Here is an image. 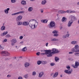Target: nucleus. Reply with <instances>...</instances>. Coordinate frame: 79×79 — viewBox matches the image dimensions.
Returning <instances> with one entry per match:
<instances>
[{"mask_svg": "<svg viewBox=\"0 0 79 79\" xmlns=\"http://www.w3.org/2000/svg\"><path fill=\"white\" fill-rule=\"evenodd\" d=\"M22 24L23 26H28L29 24V26L31 29H35L38 25V22L35 20L31 19L29 22H24Z\"/></svg>", "mask_w": 79, "mask_h": 79, "instance_id": "f257e3e1", "label": "nucleus"}, {"mask_svg": "<svg viewBox=\"0 0 79 79\" xmlns=\"http://www.w3.org/2000/svg\"><path fill=\"white\" fill-rule=\"evenodd\" d=\"M45 53L46 54L48 57H52V54L58 53L59 51L56 48H53L52 50H46Z\"/></svg>", "mask_w": 79, "mask_h": 79, "instance_id": "f03ea898", "label": "nucleus"}, {"mask_svg": "<svg viewBox=\"0 0 79 79\" xmlns=\"http://www.w3.org/2000/svg\"><path fill=\"white\" fill-rule=\"evenodd\" d=\"M23 18V16L22 15H19L16 18V21H17V24L18 26H19L22 24V22L19 21H20Z\"/></svg>", "mask_w": 79, "mask_h": 79, "instance_id": "7ed1b4c3", "label": "nucleus"}, {"mask_svg": "<svg viewBox=\"0 0 79 79\" xmlns=\"http://www.w3.org/2000/svg\"><path fill=\"white\" fill-rule=\"evenodd\" d=\"M50 29H53V28H56V26L55 24V23L54 21H51L49 23L48 25Z\"/></svg>", "mask_w": 79, "mask_h": 79, "instance_id": "20e7f679", "label": "nucleus"}, {"mask_svg": "<svg viewBox=\"0 0 79 79\" xmlns=\"http://www.w3.org/2000/svg\"><path fill=\"white\" fill-rule=\"evenodd\" d=\"M66 68H67V69H68V70H64V73H67L68 74H71V73L73 72V70H72V69H71V70L69 71L70 68V66H67Z\"/></svg>", "mask_w": 79, "mask_h": 79, "instance_id": "39448f33", "label": "nucleus"}, {"mask_svg": "<svg viewBox=\"0 0 79 79\" xmlns=\"http://www.w3.org/2000/svg\"><path fill=\"white\" fill-rule=\"evenodd\" d=\"M1 54H4V56H9L10 55V53L6 51H2L0 53Z\"/></svg>", "mask_w": 79, "mask_h": 79, "instance_id": "423d86ee", "label": "nucleus"}, {"mask_svg": "<svg viewBox=\"0 0 79 79\" xmlns=\"http://www.w3.org/2000/svg\"><path fill=\"white\" fill-rule=\"evenodd\" d=\"M79 66V63L78 62L76 61L75 62V65L74 64H72V66L74 68H77V67Z\"/></svg>", "mask_w": 79, "mask_h": 79, "instance_id": "0eeeda50", "label": "nucleus"}, {"mask_svg": "<svg viewBox=\"0 0 79 79\" xmlns=\"http://www.w3.org/2000/svg\"><path fill=\"white\" fill-rule=\"evenodd\" d=\"M24 13V11H20L19 12H18L12 14H11V15H12V16H14L15 15H18L19 14H21V13Z\"/></svg>", "mask_w": 79, "mask_h": 79, "instance_id": "6e6552de", "label": "nucleus"}, {"mask_svg": "<svg viewBox=\"0 0 79 79\" xmlns=\"http://www.w3.org/2000/svg\"><path fill=\"white\" fill-rule=\"evenodd\" d=\"M72 51L73 52H79V48L77 49L74 48L72 49Z\"/></svg>", "mask_w": 79, "mask_h": 79, "instance_id": "1a4fd4ad", "label": "nucleus"}, {"mask_svg": "<svg viewBox=\"0 0 79 79\" xmlns=\"http://www.w3.org/2000/svg\"><path fill=\"white\" fill-rule=\"evenodd\" d=\"M73 23V21H69L68 24V27H71Z\"/></svg>", "mask_w": 79, "mask_h": 79, "instance_id": "9d476101", "label": "nucleus"}, {"mask_svg": "<svg viewBox=\"0 0 79 79\" xmlns=\"http://www.w3.org/2000/svg\"><path fill=\"white\" fill-rule=\"evenodd\" d=\"M44 72H41L40 73L39 75V77H42L44 76Z\"/></svg>", "mask_w": 79, "mask_h": 79, "instance_id": "9b49d317", "label": "nucleus"}, {"mask_svg": "<svg viewBox=\"0 0 79 79\" xmlns=\"http://www.w3.org/2000/svg\"><path fill=\"white\" fill-rule=\"evenodd\" d=\"M10 10V8H7V9H6L4 10V11L6 15H8V11Z\"/></svg>", "mask_w": 79, "mask_h": 79, "instance_id": "f8f14e48", "label": "nucleus"}, {"mask_svg": "<svg viewBox=\"0 0 79 79\" xmlns=\"http://www.w3.org/2000/svg\"><path fill=\"white\" fill-rule=\"evenodd\" d=\"M58 13L59 14H64V13H66V11L64 10H59L58 11Z\"/></svg>", "mask_w": 79, "mask_h": 79, "instance_id": "ddd939ff", "label": "nucleus"}, {"mask_svg": "<svg viewBox=\"0 0 79 79\" xmlns=\"http://www.w3.org/2000/svg\"><path fill=\"white\" fill-rule=\"evenodd\" d=\"M47 63H48L47 61H41V64H43V65H45V64H47Z\"/></svg>", "mask_w": 79, "mask_h": 79, "instance_id": "4468645a", "label": "nucleus"}, {"mask_svg": "<svg viewBox=\"0 0 79 79\" xmlns=\"http://www.w3.org/2000/svg\"><path fill=\"white\" fill-rule=\"evenodd\" d=\"M11 42H13V43H16L17 42V40H16V39H14L11 41Z\"/></svg>", "mask_w": 79, "mask_h": 79, "instance_id": "2eb2a0df", "label": "nucleus"}, {"mask_svg": "<svg viewBox=\"0 0 79 79\" xmlns=\"http://www.w3.org/2000/svg\"><path fill=\"white\" fill-rule=\"evenodd\" d=\"M71 44L73 45H76L77 44V41H73L71 42Z\"/></svg>", "mask_w": 79, "mask_h": 79, "instance_id": "dca6fc26", "label": "nucleus"}, {"mask_svg": "<svg viewBox=\"0 0 79 79\" xmlns=\"http://www.w3.org/2000/svg\"><path fill=\"white\" fill-rule=\"evenodd\" d=\"M58 75V72H56L54 73V75L53 76V77L54 78L55 77H57Z\"/></svg>", "mask_w": 79, "mask_h": 79, "instance_id": "f3484780", "label": "nucleus"}, {"mask_svg": "<svg viewBox=\"0 0 79 79\" xmlns=\"http://www.w3.org/2000/svg\"><path fill=\"white\" fill-rule=\"evenodd\" d=\"M21 3L22 5H25L26 4V2L25 1L23 0L21 1Z\"/></svg>", "mask_w": 79, "mask_h": 79, "instance_id": "a211bd4d", "label": "nucleus"}, {"mask_svg": "<svg viewBox=\"0 0 79 79\" xmlns=\"http://www.w3.org/2000/svg\"><path fill=\"white\" fill-rule=\"evenodd\" d=\"M7 34H8V32L7 31H6L5 33V32H4L3 33L1 34V36H4L5 35H6Z\"/></svg>", "mask_w": 79, "mask_h": 79, "instance_id": "6ab92c4d", "label": "nucleus"}, {"mask_svg": "<svg viewBox=\"0 0 79 79\" xmlns=\"http://www.w3.org/2000/svg\"><path fill=\"white\" fill-rule=\"evenodd\" d=\"M62 22H66V18L64 17H63L62 19Z\"/></svg>", "mask_w": 79, "mask_h": 79, "instance_id": "aec40b11", "label": "nucleus"}, {"mask_svg": "<svg viewBox=\"0 0 79 79\" xmlns=\"http://www.w3.org/2000/svg\"><path fill=\"white\" fill-rule=\"evenodd\" d=\"M27 47H25L22 49V51H23V52H26V51H27Z\"/></svg>", "mask_w": 79, "mask_h": 79, "instance_id": "412c9836", "label": "nucleus"}, {"mask_svg": "<svg viewBox=\"0 0 79 79\" xmlns=\"http://www.w3.org/2000/svg\"><path fill=\"white\" fill-rule=\"evenodd\" d=\"M71 21H72L73 22L74 21H75V20H76L77 19L76 18V17H72L71 18Z\"/></svg>", "mask_w": 79, "mask_h": 79, "instance_id": "4be33fe9", "label": "nucleus"}, {"mask_svg": "<svg viewBox=\"0 0 79 79\" xmlns=\"http://www.w3.org/2000/svg\"><path fill=\"white\" fill-rule=\"evenodd\" d=\"M25 67H27L29 66V63H25L24 64Z\"/></svg>", "mask_w": 79, "mask_h": 79, "instance_id": "5701e85b", "label": "nucleus"}, {"mask_svg": "<svg viewBox=\"0 0 79 79\" xmlns=\"http://www.w3.org/2000/svg\"><path fill=\"white\" fill-rule=\"evenodd\" d=\"M55 61L56 62L58 61V60H60V59L59 58H58V57L55 56Z\"/></svg>", "mask_w": 79, "mask_h": 79, "instance_id": "b1692460", "label": "nucleus"}, {"mask_svg": "<svg viewBox=\"0 0 79 79\" xmlns=\"http://www.w3.org/2000/svg\"><path fill=\"white\" fill-rule=\"evenodd\" d=\"M33 10V8L32 7H30L28 9V11L31 12L32 11V10Z\"/></svg>", "mask_w": 79, "mask_h": 79, "instance_id": "393cba45", "label": "nucleus"}, {"mask_svg": "<svg viewBox=\"0 0 79 79\" xmlns=\"http://www.w3.org/2000/svg\"><path fill=\"white\" fill-rule=\"evenodd\" d=\"M46 3H47V1L46 0H44L42 1V5H45Z\"/></svg>", "mask_w": 79, "mask_h": 79, "instance_id": "a878e982", "label": "nucleus"}, {"mask_svg": "<svg viewBox=\"0 0 79 79\" xmlns=\"http://www.w3.org/2000/svg\"><path fill=\"white\" fill-rule=\"evenodd\" d=\"M1 31H4V30H5V27L4 26H3L1 28Z\"/></svg>", "mask_w": 79, "mask_h": 79, "instance_id": "bb28decb", "label": "nucleus"}, {"mask_svg": "<svg viewBox=\"0 0 79 79\" xmlns=\"http://www.w3.org/2000/svg\"><path fill=\"white\" fill-rule=\"evenodd\" d=\"M37 63L38 65H40V64L42 63V61L40 60H38L37 62Z\"/></svg>", "mask_w": 79, "mask_h": 79, "instance_id": "cd10ccee", "label": "nucleus"}, {"mask_svg": "<svg viewBox=\"0 0 79 79\" xmlns=\"http://www.w3.org/2000/svg\"><path fill=\"white\" fill-rule=\"evenodd\" d=\"M50 65H51V66H53L55 65V63H52L50 64Z\"/></svg>", "mask_w": 79, "mask_h": 79, "instance_id": "c85d7f7f", "label": "nucleus"}, {"mask_svg": "<svg viewBox=\"0 0 79 79\" xmlns=\"http://www.w3.org/2000/svg\"><path fill=\"white\" fill-rule=\"evenodd\" d=\"M74 48L78 49V48H79V45H77V44L75 45V47H74Z\"/></svg>", "mask_w": 79, "mask_h": 79, "instance_id": "c756f323", "label": "nucleus"}, {"mask_svg": "<svg viewBox=\"0 0 79 79\" xmlns=\"http://www.w3.org/2000/svg\"><path fill=\"white\" fill-rule=\"evenodd\" d=\"M52 41H58V39H56L54 38V39H52Z\"/></svg>", "mask_w": 79, "mask_h": 79, "instance_id": "7c9ffc66", "label": "nucleus"}, {"mask_svg": "<svg viewBox=\"0 0 79 79\" xmlns=\"http://www.w3.org/2000/svg\"><path fill=\"white\" fill-rule=\"evenodd\" d=\"M59 35L57 34V33H55L54 35V37H58V36Z\"/></svg>", "mask_w": 79, "mask_h": 79, "instance_id": "2f4dec72", "label": "nucleus"}, {"mask_svg": "<svg viewBox=\"0 0 79 79\" xmlns=\"http://www.w3.org/2000/svg\"><path fill=\"white\" fill-rule=\"evenodd\" d=\"M35 75H36V73H35V72H33L32 73V75L35 76Z\"/></svg>", "mask_w": 79, "mask_h": 79, "instance_id": "473e14b6", "label": "nucleus"}, {"mask_svg": "<svg viewBox=\"0 0 79 79\" xmlns=\"http://www.w3.org/2000/svg\"><path fill=\"white\" fill-rule=\"evenodd\" d=\"M53 34H56V33H58V32L56 31V30H54L53 31H52Z\"/></svg>", "mask_w": 79, "mask_h": 79, "instance_id": "72a5a7b5", "label": "nucleus"}, {"mask_svg": "<svg viewBox=\"0 0 79 79\" xmlns=\"http://www.w3.org/2000/svg\"><path fill=\"white\" fill-rule=\"evenodd\" d=\"M24 77L26 78H27V77H28V75L26 74L24 75Z\"/></svg>", "mask_w": 79, "mask_h": 79, "instance_id": "f704fd0d", "label": "nucleus"}, {"mask_svg": "<svg viewBox=\"0 0 79 79\" xmlns=\"http://www.w3.org/2000/svg\"><path fill=\"white\" fill-rule=\"evenodd\" d=\"M68 60L70 61H73L74 60H73V59H72V58H69Z\"/></svg>", "mask_w": 79, "mask_h": 79, "instance_id": "c9c22d12", "label": "nucleus"}, {"mask_svg": "<svg viewBox=\"0 0 79 79\" xmlns=\"http://www.w3.org/2000/svg\"><path fill=\"white\" fill-rule=\"evenodd\" d=\"M16 1L15 0H11V2L12 3H15Z\"/></svg>", "mask_w": 79, "mask_h": 79, "instance_id": "e433bc0d", "label": "nucleus"}, {"mask_svg": "<svg viewBox=\"0 0 79 79\" xmlns=\"http://www.w3.org/2000/svg\"><path fill=\"white\" fill-rule=\"evenodd\" d=\"M19 39L20 40H21V39H23V36H20Z\"/></svg>", "mask_w": 79, "mask_h": 79, "instance_id": "4c0bfd02", "label": "nucleus"}, {"mask_svg": "<svg viewBox=\"0 0 79 79\" xmlns=\"http://www.w3.org/2000/svg\"><path fill=\"white\" fill-rule=\"evenodd\" d=\"M3 48L1 45H0V49L3 50Z\"/></svg>", "mask_w": 79, "mask_h": 79, "instance_id": "58836bf2", "label": "nucleus"}, {"mask_svg": "<svg viewBox=\"0 0 79 79\" xmlns=\"http://www.w3.org/2000/svg\"><path fill=\"white\" fill-rule=\"evenodd\" d=\"M6 37H10L11 36L10 35H7L6 36Z\"/></svg>", "mask_w": 79, "mask_h": 79, "instance_id": "ea45409f", "label": "nucleus"}, {"mask_svg": "<svg viewBox=\"0 0 79 79\" xmlns=\"http://www.w3.org/2000/svg\"><path fill=\"white\" fill-rule=\"evenodd\" d=\"M41 22L42 23H45V19L44 20H41Z\"/></svg>", "mask_w": 79, "mask_h": 79, "instance_id": "a19ab883", "label": "nucleus"}, {"mask_svg": "<svg viewBox=\"0 0 79 79\" xmlns=\"http://www.w3.org/2000/svg\"><path fill=\"white\" fill-rule=\"evenodd\" d=\"M48 22V20H47V19H44V23H47Z\"/></svg>", "mask_w": 79, "mask_h": 79, "instance_id": "79ce46f5", "label": "nucleus"}, {"mask_svg": "<svg viewBox=\"0 0 79 79\" xmlns=\"http://www.w3.org/2000/svg\"><path fill=\"white\" fill-rule=\"evenodd\" d=\"M15 43H11V45H12V46H14V45H15Z\"/></svg>", "mask_w": 79, "mask_h": 79, "instance_id": "37998d69", "label": "nucleus"}, {"mask_svg": "<svg viewBox=\"0 0 79 79\" xmlns=\"http://www.w3.org/2000/svg\"><path fill=\"white\" fill-rule=\"evenodd\" d=\"M66 37H68L69 36V34H67L66 35Z\"/></svg>", "mask_w": 79, "mask_h": 79, "instance_id": "c03bdc74", "label": "nucleus"}, {"mask_svg": "<svg viewBox=\"0 0 79 79\" xmlns=\"http://www.w3.org/2000/svg\"><path fill=\"white\" fill-rule=\"evenodd\" d=\"M75 55L77 56V55H79V53H75Z\"/></svg>", "mask_w": 79, "mask_h": 79, "instance_id": "a18cd8bd", "label": "nucleus"}, {"mask_svg": "<svg viewBox=\"0 0 79 79\" xmlns=\"http://www.w3.org/2000/svg\"><path fill=\"white\" fill-rule=\"evenodd\" d=\"M4 42H7V39H5L3 41Z\"/></svg>", "mask_w": 79, "mask_h": 79, "instance_id": "49530a36", "label": "nucleus"}, {"mask_svg": "<svg viewBox=\"0 0 79 79\" xmlns=\"http://www.w3.org/2000/svg\"><path fill=\"white\" fill-rule=\"evenodd\" d=\"M73 12V11H70L69 10V13H72Z\"/></svg>", "mask_w": 79, "mask_h": 79, "instance_id": "de8ad7c7", "label": "nucleus"}, {"mask_svg": "<svg viewBox=\"0 0 79 79\" xmlns=\"http://www.w3.org/2000/svg\"><path fill=\"white\" fill-rule=\"evenodd\" d=\"M66 36L63 35L62 36V38H63L64 39H65V38H66Z\"/></svg>", "mask_w": 79, "mask_h": 79, "instance_id": "09e8293b", "label": "nucleus"}, {"mask_svg": "<svg viewBox=\"0 0 79 79\" xmlns=\"http://www.w3.org/2000/svg\"><path fill=\"white\" fill-rule=\"evenodd\" d=\"M18 79H23V78L21 77H18Z\"/></svg>", "mask_w": 79, "mask_h": 79, "instance_id": "8fccbe9b", "label": "nucleus"}, {"mask_svg": "<svg viewBox=\"0 0 79 79\" xmlns=\"http://www.w3.org/2000/svg\"><path fill=\"white\" fill-rule=\"evenodd\" d=\"M7 77L8 78L10 77H11V76L10 75H7Z\"/></svg>", "mask_w": 79, "mask_h": 79, "instance_id": "3c124183", "label": "nucleus"}, {"mask_svg": "<svg viewBox=\"0 0 79 79\" xmlns=\"http://www.w3.org/2000/svg\"><path fill=\"white\" fill-rule=\"evenodd\" d=\"M10 60V59L8 58H6L5 59V60L6 61V60Z\"/></svg>", "mask_w": 79, "mask_h": 79, "instance_id": "603ef678", "label": "nucleus"}, {"mask_svg": "<svg viewBox=\"0 0 79 79\" xmlns=\"http://www.w3.org/2000/svg\"><path fill=\"white\" fill-rule=\"evenodd\" d=\"M39 54H40V52H37L36 53V55L39 56Z\"/></svg>", "mask_w": 79, "mask_h": 79, "instance_id": "864d4df0", "label": "nucleus"}, {"mask_svg": "<svg viewBox=\"0 0 79 79\" xmlns=\"http://www.w3.org/2000/svg\"><path fill=\"white\" fill-rule=\"evenodd\" d=\"M45 45H46V47H48V43H47Z\"/></svg>", "mask_w": 79, "mask_h": 79, "instance_id": "5fc2aeb1", "label": "nucleus"}, {"mask_svg": "<svg viewBox=\"0 0 79 79\" xmlns=\"http://www.w3.org/2000/svg\"><path fill=\"white\" fill-rule=\"evenodd\" d=\"M40 11H41V12L42 13H43V12H44V10H41Z\"/></svg>", "mask_w": 79, "mask_h": 79, "instance_id": "6e6d98bb", "label": "nucleus"}, {"mask_svg": "<svg viewBox=\"0 0 79 79\" xmlns=\"http://www.w3.org/2000/svg\"><path fill=\"white\" fill-rule=\"evenodd\" d=\"M73 52H69V54H73Z\"/></svg>", "mask_w": 79, "mask_h": 79, "instance_id": "4d7b16f0", "label": "nucleus"}, {"mask_svg": "<svg viewBox=\"0 0 79 79\" xmlns=\"http://www.w3.org/2000/svg\"><path fill=\"white\" fill-rule=\"evenodd\" d=\"M45 51H46V50H41V52H45Z\"/></svg>", "mask_w": 79, "mask_h": 79, "instance_id": "13d9d810", "label": "nucleus"}, {"mask_svg": "<svg viewBox=\"0 0 79 79\" xmlns=\"http://www.w3.org/2000/svg\"><path fill=\"white\" fill-rule=\"evenodd\" d=\"M42 55H45V54H47L45 52V53H41Z\"/></svg>", "mask_w": 79, "mask_h": 79, "instance_id": "bf43d9fd", "label": "nucleus"}, {"mask_svg": "<svg viewBox=\"0 0 79 79\" xmlns=\"http://www.w3.org/2000/svg\"><path fill=\"white\" fill-rule=\"evenodd\" d=\"M66 13H69V10H67L66 11Z\"/></svg>", "mask_w": 79, "mask_h": 79, "instance_id": "052dcab7", "label": "nucleus"}, {"mask_svg": "<svg viewBox=\"0 0 79 79\" xmlns=\"http://www.w3.org/2000/svg\"><path fill=\"white\" fill-rule=\"evenodd\" d=\"M20 43V44H23V42L22 41V42H21Z\"/></svg>", "mask_w": 79, "mask_h": 79, "instance_id": "680f3d73", "label": "nucleus"}, {"mask_svg": "<svg viewBox=\"0 0 79 79\" xmlns=\"http://www.w3.org/2000/svg\"><path fill=\"white\" fill-rule=\"evenodd\" d=\"M32 2L33 1H35V0H30Z\"/></svg>", "mask_w": 79, "mask_h": 79, "instance_id": "e2e57ef3", "label": "nucleus"}, {"mask_svg": "<svg viewBox=\"0 0 79 79\" xmlns=\"http://www.w3.org/2000/svg\"><path fill=\"white\" fill-rule=\"evenodd\" d=\"M60 76L61 77H63V76L62 75H60Z\"/></svg>", "mask_w": 79, "mask_h": 79, "instance_id": "0e129e2a", "label": "nucleus"}, {"mask_svg": "<svg viewBox=\"0 0 79 79\" xmlns=\"http://www.w3.org/2000/svg\"><path fill=\"white\" fill-rule=\"evenodd\" d=\"M19 58H22V57L21 56Z\"/></svg>", "mask_w": 79, "mask_h": 79, "instance_id": "69168bd1", "label": "nucleus"}, {"mask_svg": "<svg viewBox=\"0 0 79 79\" xmlns=\"http://www.w3.org/2000/svg\"><path fill=\"white\" fill-rule=\"evenodd\" d=\"M62 27H60V29H62Z\"/></svg>", "mask_w": 79, "mask_h": 79, "instance_id": "338daca9", "label": "nucleus"}, {"mask_svg": "<svg viewBox=\"0 0 79 79\" xmlns=\"http://www.w3.org/2000/svg\"><path fill=\"white\" fill-rule=\"evenodd\" d=\"M78 5H79V2L77 3Z\"/></svg>", "mask_w": 79, "mask_h": 79, "instance_id": "774afa93", "label": "nucleus"}]
</instances>
